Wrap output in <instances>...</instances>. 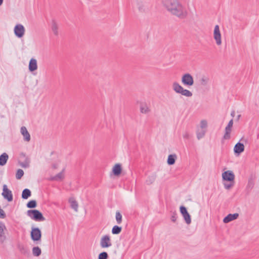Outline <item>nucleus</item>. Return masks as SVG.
Returning <instances> with one entry per match:
<instances>
[{
	"label": "nucleus",
	"instance_id": "23",
	"mask_svg": "<svg viewBox=\"0 0 259 259\" xmlns=\"http://www.w3.org/2000/svg\"><path fill=\"white\" fill-rule=\"evenodd\" d=\"M232 131V127L227 126L225 127V133L223 136V139L225 140H228L230 139L231 132Z\"/></svg>",
	"mask_w": 259,
	"mask_h": 259
},
{
	"label": "nucleus",
	"instance_id": "14",
	"mask_svg": "<svg viewBox=\"0 0 259 259\" xmlns=\"http://www.w3.org/2000/svg\"><path fill=\"white\" fill-rule=\"evenodd\" d=\"M29 70L30 72H33L37 69V61L34 58H31L29 63Z\"/></svg>",
	"mask_w": 259,
	"mask_h": 259
},
{
	"label": "nucleus",
	"instance_id": "10",
	"mask_svg": "<svg viewBox=\"0 0 259 259\" xmlns=\"http://www.w3.org/2000/svg\"><path fill=\"white\" fill-rule=\"evenodd\" d=\"M100 245L102 248H107L111 246L110 237L108 235H105L102 237Z\"/></svg>",
	"mask_w": 259,
	"mask_h": 259
},
{
	"label": "nucleus",
	"instance_id": "36",
	"mask_svg": "<svg viewBox=\"0 0 259 259\" xmlns=\"http://www.w3.org/2000/svg\"><path fill=\"white\" fill-rule=\"evenodd\" d=\"M180 211L182 215L188 212L187 208L183 205L180 207Z\"/></svg>",
	"mask_w": 259,
	"mask_h": 259
},
{
	"label": "nucleus",
	"instance_id": "30",
	"mask_svg": "<svg viewBox=\"0 0 259 259\" xmlns=\"http://www.w3.org/2000/svg\"><path fill=\"white\" fill-rule=\"evenodd\" d=\"M209 80V78L205 76H202V77L200 79V83L201 85L203 86H205L207 85Z\"/></svg>",
	"mask_w": 259,
	"mask_h": 259
},
{
	"label": "nucleus",
	"instance_id": "40",
	"mask_svg": "<svg viewBox=\"0 0 259 259\" xmlns=\"http://www.w3.org/2000/svg\"><path fill=\"white\" fill-rule=\"evenodd\" d=\"M189 137H190V136H189V134L188 132H186L184 135H183V138L184 139H189Z\"/></svg>",
	"mask_w": 259,
	"mask_h": 259
},
{
	"label": "nucleus",
	"instance_id": "22",
	"mask_svg": "<svg viewBox=\"0 0 259 259\" xmlns=\"http://www.w3.org/2000/svg\"><path fill=\"white\" fill-rule=\"evenodd\" d=\"M31 195V192L29 189L26 188V189H24L22 191V195H21L22 199H27L29 197H30Z\"/></svg>",
	"mask_w": 259,
	"mask_h": 259
},
{
	"label": "nucleus",
	"instance_id": "1",
	"mask_svg": "<svg viewBox=\"0 0 259 259\" xmlns=\"http://www.w3.org/2000/svg\"><path fill=\"white\" fill-rule=\"evenodd\" d=\"M163 4L172 14L181 19L186 17L187 13L178 0H163Z\"/></svg>",
	"mask_w": 259,
	"mask_h": 259
},
{
	"label": "nucleus",
	"instance_id": "45",
	"mask_svg": "<svg viewBox=\"0 0 259 259\" xmlns=\"http://www.w3.org/2000/svg\"><path fill=\"white\" fill-rule=\"evenodd\" d=\"M3 3V0H0V6H1L2 5Z\"/></svg>",
	"mask_w": 259,
	"mask_h": 259
},
{
	"label": "nucleus",
	"instance_id": "26",
	"mask_svg": "<svg viewBox=\"0 0 259 259\" xmlns=\"http://www.w3.org/2000/svg\"><path fill=\"white\" fill-rule=\"evenodd\" d=\"M37 206V202L35 200H31L26 204L27 207L29 208H34Z\"/></svg>",
	"mask_w": 259,
	"mask_h": 259
},
{
	"label": "nucleus",
	"instance_id": "32",
	"mask_svg": "<svg viewBox=\"0 0 259 259\" xmlns=\"http://www.w3.org/2000/svg\"><path fill=\"white\" fill-rule=\"evenodd\" d=\"M206 133L205 130H202L200 131H197V138L198 140H200V139L202 138Z\"/></svg>",
	"mask_w": 259,
	"mask_h": 259
},
{
	"label": "nucleus",
	"instance_id": "43",
	"mask_svg": "<svg viewBox=\"0 0 259 259\" xmlns=\"http://www.w3.org/2000/svg\"><path fill=\"white\" fill-rule=\"evenodd\" d=\"M52 166H53V168L54 169H56L57 167V165L56 164H53Z\"/></svg>",
	"mask_w": 259,
	"mask_h": 259
},
{
	"label": "nucleus",
	"instance_id": "5",
	"mask_svg": "<svg viewBox=\"0 0 259 259\" xmlns=\"http://www.w3.org/2000/svg\"><path fill=\"white\" fill-rule=\"evenodd\" d=\"M27 214L31 219L37 222L44 221L45 217L42 213L37 209H30L27 210Z\"/></svg>",
	"mask_w": 259,
	"mask_h": 259
},
{
	"label": "nucleus",
	"instance_id": "11",
	"mask_svg": "<svg viewBox=\"0 0 259 259\" xmlns=\"http://www.w3.org/2000/svg\"><path fill=\"white\" fill-rule=\"evenodd\" d=\"M244 151V145L238 142L234 147V152L236 156H239Z\"/></svg>",
	"mask_w": 259,
	"mask_h": 259
},
{
	"label": "nucleus",
	"instance_id": "24",
	"mask_svg": "<svg viewBox=\"0 0 259 259\" xmlns=\"http://www.w3.org/2000/svg\"><path fill=\"white\" fill-rule=\"evenodd\" d=\"M32 254L34 256H39L41 253V250L38 246H34L32 249Z\"/></svg>",
	"mask_w": 259,
	"mask_h": 259
},
{
	"label": "nucleus",
	"instance_id": "34",
	"mask_svg": "<svg viewBox=\"0 0 259 259\" xmlns=\"http://www.w3.org/2000/svg\"><path fill=\"white\" fill-rule=\"evenodd\" d=\"M108 253L105 251H103L99 254L98 259H108Z\"/></svg>",
	"mask_w": 259,
	"mask_h": 259
},
{
	"label": "nucleus",
	"instance_id": "25",
	"mask_svg": "<svg viewBox=\"0 0 259 259\" xmlns=\"http://www.w3.org/2000/svg\"><path fill=\"white\" fill-rule=\"evenodd\" d=\"M140 112L144 114H147L150 112V109L146 104H141Z\"/></svg>",
	"mask_w": 259,
	"mask_h": 259
},
{
	"label": "nucleus",
	"instance_id": "44",
	"mask_svg": "<svg viewBox=\"0 0 259 259\" xmlns=\"http://www.w3.org/2000/svg\"><path fill=\"white\" fill-rule=\"evenodd\" d=\"M113 174V166L112 167L111 171L110 172V175H112Z\"/></svg>",
	"mask_w": 259,
	"mask_h": 259
},
{
	"label": "nucleus",
	"instance_id": "8",
	"mask_svg": "<svg viewBox=\"0 0 259 259\" xmlns=\"http://www.w3.org/2000/svg\"><path fill=\"white\" fill-rule=\"evenodd\" d=\"M213 38L218 46H220L222 44L221 33L218 25H216L214 27L213 30Z\"/></svg>",
	"mask_w": 259,
	"mask_h": 259
},
{
	"label": "nucleus",
	"instance_id": "41",
	"mask_svg": "<svg viewBox=\"0 0 259 259\" xmlns=\"http://www.w3.org/2000/svg\"><path fill=\"white\" fill-rule=\"evenodd\" d=\"M235 112L234 110H232L231 113V116L232 117H234L235 116Z\"/></svg>",
	"mask_w": 259,
	"mask_h": 259
},
{
	"label": "nucleus",
	"instance_id": "12",
	"mask_svg": "<svg viewBox=\"0 0 259 259\" xmlns=\"http://www.w3.org/2000/svg\"><path fill=\"white\" fill-rule=\"evenodd\" d=\"M238 217L239 214L238 213H234L233 214L229 213L223 219V222L224 223H228L237 219Z\"/></svg>",
	"mask_w": 259,
	"mask_h": 259
},
{
	"label": "nucleus",
	"instance_id": "6",
	"mask_svg": "<svg viewBox=\"0 0 259 259\" xmlns=\"http://www.w3.org/2000/svg\"><path fill=\"white\" fill-rule=\"evenodd\" d=\"M182 82L185 86L191 87L194 84V78L191 74L186 73L182 76Z\"/></svg>",
	"mask_w": 259,
	"mask_h": 259
},
{
	"label": "nucleus",
	"instance_id": "16",
	"mask_svg": "<svg viewBox=\"0 0 259 259\" xmlns=\"http://www.w3.org/2000/svg\"><path fill=\"white\" fill-rule=\"evenodd\" d=\"M254 179L255 177L251 175L248 179V183L246 186V189L248 191H250L253 188L254 185Z\"/></svg>",
	"mask_w": 259,
	"mask_h": 259
},
{
	"label": "nucleus",
	"instance_id": "7",
	"mask_svg": "<svg viewBox=\"0 0 259 259\" xmlns=\"http://www.w3.org/2000/svg\"><path fill=\"white\" fill-rule=\"evenodd\" d=\"M4 198L8 202L13 201V197L12 191L8 188L7 186L4 184L3 186V192L2 193Z\"/></svg>",
	"mask_w": 259,
	"mask_h": 259
},
{
	"label": "nucleus",
	"instance_id": "9",
	"mask_svg": "<svg viewBox=\"0 0 259 259\" xmlns=\"http://www.w3.org/2000/svg\"><path fill=\"white\" fill-rule=\"evenodd\" d=\"M25 28L20 24H17L14 29L15 35L18 38L22 37L25 33Z\"/></svg>",
	"mask_w": 259,
	"mask_h": 259
},
{
	"label": "nucleus",
	"instance_id": "39",
	"mask_svg": "<svg viewBox=\"0 0 259 259\" xmlns=\"http://www.w3.org/2000/svg\"><path fill=\"white\" fill-rule=\"evenodd\" d=\"M233 119H231L228 122L227 126H229V127H233Z\"/></svg>",
	"mask_w": 259,
	"mask_h": 259
},
{
	"label": "nucleus",
	"instance_id": "18",
	"mask_svg": "<svg viewBox=\"0 0 259 259\" xmlns=\"http://www.w3.org/2000/svg\"><path fill=\"white\" fill-rule=\"evenodd\" d=\"M64 170H65L64 168L63 169L61 172H60L59 173L57 174L56 176L51 177L49 179V180L52 181H58L62 180L64 178L63 173L64 171Z\"/></svg>",
	"mask_w": 259,
	"mask_h": 259
},
{
	"label": "nucleus",
	"instance_id": "15",
	"mask_svg": "<svg viewBox=\"0 0 259 259\" xmlns=\"http://www.w3.org/2000/svg\"><path fill=\"white\" fill-rule=\"evenodd\" d=\"M122 172V167L120 163L114 164V177H119Z\"/></svg>",
	"mask_w": 259,
	"mask_h": 259
},
{
	"label": "nucleus",
	"instance_id": "33",
	"mask_svg": "<svg viewBox=\"0 0 259 259\" xmlns=\"http://www.w3.org/2000/svg\"><path fill=\"white\" fill-rule=\"evenodd\" d=\"M6 229L5 224L3 223H0V238L4 236V230Z\"/></svg>",
	"mask_w": 259,
	"mask_h": 259
},
{
	"label": "nucleus",
	"instance_id": "29",
	"mask_svg": "<svg viewBox=\"0 0 259 259\" xmlns=\"http://www.w3.org/2000/svg\"><path fill=\"white\" fill-rule=\"evenodd\" d=\"M115 219L118 224H120L122 222V215L119 211L116 212Z\"/></svg>",
	"mask_w": 259,
	"mask_h": 259
},
{
	"label": "nucleus",
	"instance_id": "35",
	"mask_svg": "<svg viewBox=\"0 0 259 259\" xmlns=\"http://www.w3.org/2000/svg\"><path fill=\"white\" fill-rule=\"evenodd\" d=\"M122 230V227L117 225H114V234H119Z\"/></svg>",
	"mask_w": 259,
	"mask_h": 259
},
{
	"label": "nucleus",
	"instance_id": "31",
	"mask_svg": "<svg viewBox=\"0 0 259 259\" xmlns=\"http://www.w3.org/2000/svg\"><path fill=\"white\" fill-rule=\"evenodd\" d=\"M24 175V171L21 169H18L17 170L16 174V178L17 180H20L22 178V177Z\"/></svg>",
	"mask_w": 259,
	"mask_h": 259
},
{
	"label": "nucleus",
	"instance_id": "46",
	"mask_svg": "<svg viewBox=\"0 0 259 259\" xmlns=\"http://www.w3.org/2000/svg\"><path fill=\"white\" fill-rule=\"evenodd\" d=\"M142 10H143V8H142V7H139V10H140V11H142Z\"/></svg>",
	"mask_w": 259,
	"mask_h": 259
},
{
	"label": "nucleus",
	"instance_id": "3",
	"mask_svg": "<svg viewBox=\"0 0 259 259\" xmlns=\"http://www.w3.org/2000/svg\"><path fill=\"white\" fill-rule=\"evenodd\" d=\"M42 233L38 227H32L30 231V238L36 244H40L41 242Z\"/></svg>",
	"mask_w": 259,
	"mask_h": 259
},
{
	"label": "nucleus",
	"instance_id": "47",
	"mask_svg": "<svg viewBox=\"0 0 259 259\" xmlns=\"http://www.w3.org/2000/svg\"><path fill=\"white\" fill-rule=\"evenodd\" d=\"M113 231H114V230H113V227L112 228V230H111V232L113 234Z\"/></svg>",
	"mask_w": 259,
	"mask_h": 259
},
{
	"label": "nucleus",
	"instance_id": "17",
	"mask_svg": "<svg viewBox=\"0 0 259 259\" xmlns=\"http://www.w3.org/2000/svg\"><path fill=\"white\" fill-rule=\"evenodd\" d=\"M21 156L25 158L24 162L20 163V165L23 168H27L29 166L30 160L28 157L26 156V155L24 153H21L20 154Z\"/></svg>",
	"mask_w": 259,
	"mask_h": 259
},
{
	"label": "nucleus",
	"instance_id": "38",
	"mask_svg": "<svg viewBox=\"0 0 259 259\" xmlns=\"http://www.w3.org/2000/svg\"><path fill=\"white\" fill-rule=\"evenodd\" d=\"M207 126V123L206 120H202L200 122V127L202 128H206Z\"/></svg>",
	"mask_w": 259,
	"mask_h": 259
},
{
	"label": "nucleus",
	"instance_id": "21",
	"mask_svg": "<svg viewBox=\"0 0 259 259\" xmlns=\"http://www.w3.org/2000/svg\"><path fill=\"white\" fill-rule=\"evenodd\" d=\"M69 202L70 203L71 207L74 209L75 211L77 212L78 211L77 202L73 198H70L69 199Z\"/></svg>",
	"mask_w": 259,
	"mask_h": 259
},
{
	"label": "nucleus",
	"instance_id": "4",
	"mask_svg": "<svg viewBox=\"0 0 259 259\" xmlns=\"http://www.w3.org/2000/svg\"><path fill=\"white\" fill-rule=\"evenodd\" d=\"M172 89L178 94H180L187 97H192L193 94L190 91L184 89L178 82H174L172 84Z\"/></svg>",
	"mask_w": 259,
	"mask_h": 259
},
{
	"label": "nucleus",
	"instance_id": "19",
	"mask_svg": "<svg viewBox=\"0 0 259 259\" xmlns=\"http://www.w3.org/2000/svg\"><path fill=\"white\" fill-rule=\"evenodd\" d=\"M9 156L6 153H3L0 155V165H5L8 161Z\"/></svg>",
	"mask_w": 259,
	"mask_h": 259
},
{
	"label": "nucleus",
	"instance_id": "42",
	"mask_svg": "<svg viewBox=\"0 0 259 259\" xmlns=\"http://www.w3.org/2000/svg\"><path fill=\"white\" fill-rule=\"evenodd\" d=\"M240 117H241V115L240 114L238 115L237 116L236 120L238 121L239 120Z\"/></svg>",
	"mask_w": 259,
	"mask_h": 259
},
{
	"label": "nucleus",
	"instance_id": "27",
	"mask_svg": "<svg viewBox=\"0 0 259 259\" xmlns=\"http://www.w3.org/2000/svg\"><path fill=\"white\" fill-rule=\"evenodd\" d=\"M186 223L189 225L191 223V218L190 214L188 212L187 213L182 215Z\"/></svg>",
	"mask_w": 259,
	"mask_h": 259
},
{
	"label": "nucleus",
	"instance_id": "2",
	"mask_svg": "<svg viewBox=\"0 0 259 259\" xmlns=\"http://www.w3.org/2000/svg\"><path fill=\"white\" fill-rule=\"evenodd\" d=\"M235 175L231 170H227L222 173L223 185L227 190L231 189L235 184Z\"/></svg>",
	"mask_w": 259,
	"mask_h": 259
},
{
	"label": "nucleus",
	"instance_id": "28",
	"mask_svg": "<svg viewBox=\"0 0 259 259\" xmlns=\"http://www.w3.org/2000/svg\"><path fill=\"white\" fill-rule=\"evenodd\" d=\"M52 29L55 35H57L58 34V26L56 22L54 20L52 21Z\"/></svg>",
	"mask_w": 259,
	"mask_h": 259
},
{
	"label": "nucleus",
	"instance_id": "37",
	"mask_svg": "<svg viewBox=\"0 0 259 259\" xmlns=\"http://www.w3.org/2000/svg\"><path fill=\"white\" fill-rule=\"evenodd\" d=\"M177 218H178L177 213L176 211H175L172 213V215L171 216V221L172 222L175 223L176 222Z\"/></svg>",
	"mask_w": 259,
	"mask_h": 259
},
{
	"label": "nucleus",
	"instance_id": "13",
	"mask_svg": "<svg viewBox=\"0 0 259 259\" xmlns=\"http://www.w3.org/2000/svg\"><path fill=\"white\" fill-rule=\"evenodd\" d=\"M20 132L23 136V139L25 141L29 142L30 140V135L28 133L25 126H22L21 127Z\"/></svg>",
	"mask_w": 259,
	"mask_h": 259
},
{
	"label": "nucleus",
	"instance_id": "20",
	"mask_svg": "<svg viewBox=\"0 0 259 259\" xmlns=\"http://www.w3.org/2000/svg\"><path fill=\"white\" fill-rule=\"evenodd\" d=\"M177 159V155L175 154H170L168 156L167 163L169 165H174Z\"/></svg>",
	"mask_w": 259,
	"mask_h": 259
}]
</instances>
